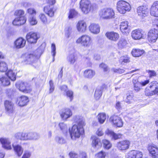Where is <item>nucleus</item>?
<instances>
[{
	"instance_id": "nucleus-15",
	"label": "nucleus",
	"mask_w": 158,
	"mask_h": 158,
	"mask_svg": "<svg viewBox=\"0 0 158 158\" xmlns=\"http://www.w3.org/2000/svg\"><path fill=\"white\" fill-rule=\"evenodd\" d=\"M57 9V8L56 7L48 5L44 7V10L48 16L50 17H52L54 16V13Z\"/></svg>"
},
{
	"instance_id": "nucleus-60",
	"label": "nucleus",
	"mask_w": 158,
	"mask_h": 158,
	"mask_svg": "<svg viewBox=\"0 0 158 158\" xmlns=\"http://www.w3.org/2000/svg\"><path fill=\"white\" fill-rule=\"evenodd\" d=\"M106 153L105 152L101 151L97 154L98 158H105Z\"/></svg>"
},
{
	"instance_id": "nucleus-47",
	"label": "nucleus",
	"mask_w": 158,
	"mask_h": 158,
	"mask_svg": "<svg viewBox=\"0 0 158 158\" xmlns=\"http://www.w3.org/2000/svg\"><path fill=\"white\" fill-rule=\"evenodd\" d=\"M74 31V29L71 26L68 27V29L66 31L65 35L67 38H69L71 34Z\"/></svg>"
},
{
	"instance_id": "nucleus-18",
	"label": "nucleus",
	"mask_w": 158,
	"mask_h": 158,
	"mask_svg": "<svg viewBox=\"0 0 158 158\" xmlns=\"http://www.w3.org/2000/svg\"><path fill=\"white\" fill-rule=\"evenodd\" d=\"M0 142L2 145V147L5 149L10 150L12 149L10 141L9 139L1 138Z\"/></svg>"
},
{
	"instance_id": "nucleus-39",
	"label": "nucleus",
	"mask_w": 158,
	"mask_h": 158,
	"mask_svg": "<svg viewBox=\"0 0 158 158\" xmlns=\"http://www.w3.org/2000/svg\"><path fill=\"white\" fill-rule=\"evenodd\" d=\"M59 127L63 133H67L68 128L67 125L65 123L62 122L59 123Z\"/></svg>"
},
{
	"instance_id": "nucleus-7",
	"label": "nucleus",
	"mask_w": 158,
	"mask_h": 158,
	"mask_svg": "<svg viewBox=\"0 0 158 158\" xmlns=\"http://www.w3.org/2000/svg\"><path fill=\"white\" fill-rule=\"evenodd\" d=\"M16 86L20 91L24 93H30L31 90V87L26 82L22 81L17 82Z\"/></svg>"
},
{
	"instance_id": "nucleus-14",
	"label": "nucleus",
	"mask_w": 158,
	"mask_h": 158,
	"mask_svg": "<svg viewBox=\"0 0 158 158\" xmlns=\"http://www.w3.org/2000/svg\"><path fill=\"white\" fill-rule=\"evenodd\" d=\"M105 35L108 39L113 42H116L119 37L118 34L114 31L107 32Z\"/></svg>"
},
{
	"instance_id": "nucleus-43",
	"label": "nucleus",
	"mask_w": 158,
	"mask_h": 158,
	"mask_svg": "<svg viewBox=\"0 0 158 158\" xmlns=\"http://www.w3.org/2000/svg\"><path fill=\"white\" fill-rule=\"evenodd\" d=\"M67 60L71 64H73L75 61L76 59L74 54H70L67 57Z\"/></svg>"
},
{
	"instance_id": "nucleus-46",
	"label": "nucleus",
	"mask_w": 158,
	"mask_h": 158,
	"mask_svg": "<svg viewBox=\"0 0 158 158\" xmlns=\"http://www.w3.org/2000/svg\"><path fill=\"white\" fill-rule=\"evenodd\" d=\"M7 70L6 64L4 62L0 61V71L5 72Z\"/></svg>"
},
{
	"instance_id": "nucleus-1",
	"label": "nucleus",
	"mask_w": 158,
	"mask_h": 158,
	"mask_svg": "<svg viewBox=\"0 0 158 158\" xmlns=\"http://www.w3.org/2000/svg\"><path fill=\"white\" fill-rule=\"evenodd\" d=\"M73 119L77 124L74 125L71 130L69 129V131L71 138L72 139H75L76 138H79L81 135L84 134L83 126L85 124L82 118L79 116H75Z\"/></svg>"
},
{
	"instance_id": "nucleus-38",
	"label": "nucleus",
	"mask_w": 158,
	"mask_h": 158,
	"mask_svg": "<svg viewBox=\"0 0 158 158\" xmlns=\"http://www.w3.org/2000/svg\"><path fill=\"white\" fill-rule=\"evenodd\" d=\"M77 14L78 12L75 10L71 9L69 12L68 18L69 19H72L76 17Z\"/></svg>"
},
{
	"instance_id": "nucleus-26",
	"label": "nucleus",
	"mask_w": 158,
	"mask_h": 158,
	"mask_svg": "<svg viewBox=\"0 0 158 158\" xmlns=\"http://www.w3.org/2000/svg\"><path fill=\"white\" fill-rule=\"evenodd\" d=\"M131 36L132 38L135 40L140 39L143 37L141 30L139 29L133 31L131 33Z\"/></svg>"
},
{
	"instance_id": "nucleus-59",
	"label": "nucleus",
	"mask_w": 158,
	"mask_h": 158,
	"mask_svg": "<svg viewBox=\"0 0 158 158\" xmlns=\"http://www.w3.org/2000/svg\"><path fill=\"white\" fill-rule=\"evenodd\" d=\"M22 132H19L16 133L15 136L16 139L22 140Z\"/></svg>"
},
{
	"instance_id": "nucleus-10",
	"label": "nucleus",
	"mask_w": 158,
	"mask_h": 158,
	"mask_svg": "<svg viewBox=\"0 0 158 158\" xmlns=\"http://www.w3.org/2000/svg\"><path fill=\"white\" fill-rule=\"evenodd\" d=\"M6 112L10 114L13 113L14 110V104L11 101L6 100L4 102Z\"/></svg>"
},
{
	"instance_id": "nucleus-13",
	"label": "nucleus",
	"mask_w": 158,
	"mask_h": 158,
	"mask_svg": "<svg viewBox=\"0 0 158 158\" xmlns=\"http://www.w3.org/2000/svg\"><path fill=\"white\" fill-rule=\"evenodd\" d=\"M60 114L63 120H66L72 116L73 113L70 109L66 108L62 110L60 113Z\"/></svg>"
},
{
	"instance_id": "nucleus-62",
	"label": "nucleus",
	"mask_w": 158,
	"mask_h": 158,
	"mask_svg": "<svg viewBox=\"0 0 158 158\" xmlns=\"http://www.w3.org/2000/svg\"><path fill=\"white\" fill-rule=\"evenodd\" d=\"M96 133L97 135L99 136H102L104 134V132L102 128H98Z\"/></svg>"
},
{
	"instance_id": "nucleus-45",
	"label": "nucleus",
	"mask_w": 158,
	"mask_h": 158,
	"mask_svg": "<svg viewBox=\"0 0 158 158\" xmlns=\"http://www.w3.org/2000/svg\"><path fill=\"white\" fill-rule=\"evenodd\" d=\"M22 57L26 58L25 62L26 61H27L28 62H31V60L35 57V56L32 54H25Z\"/></svg>"
},
{
	"instance_id": "nucleus-6",
	"label": "nucleus",
	"mask_w": 158,
	"mask_h": 158,
	"mask_svg": "<svg viewBox=\"0 0 158 158\" xmlns=\"http://www.w3.org/2000/svg\"><path fill=\"white\" fill-rule=\"evenodd\" d=\"M76 42L77 44H81L85 47H89L92 45V41L90 36L85 35L79 37Z\"/></svg>"
},
{
	"instance_id": "nucleus-20",
	"label": "nucleus",
	"mask_w": 158,
	"mask_h": 158,
	"mask_svg": "<svg viewBox=\"0 0 158 158\" xmlns=\"http://www.w3.org/2000/svg\"><path fill=\"white\" fill-rule=\"evenodd\" d=\"M86 23L83 20L79 21L77 24V29L80 32H85L86 30Z\"/></svg>"
},
{
	"instance_id": "nucleus-37",
	"label": "nucleus",
	"mask_w": 158,
	"mask_h": 158,
	"mask_svg": "<svg viewBox=\"0 0 158 158\" xmlns=\"http://www.w3.org/2000/svg\"><path fill=\"white\" fill-rule=\"evenodd\" d=\"M98 122L101 124L103 123L106 118V114L104 113H100L97 116Z\"/></svg>"
},
{
	"instance_id": "nucleus-35",
	"label": "nucleus",
	"mask_w": 158,
	"mask_h": 158,
	"mask_svg": "<svg viewBox=\"0 0 158 158\" xmlns=\"http://www.w3.org/2000/svg\"><path fill=\"white\" fill-rule=\"evenodd\" d=\"M1 84L3 86H7L10 84V79L6 77H2L0 79Z\"/></svg>"
},
{
	"instance_id": "nucleus-30",
	"label": "nucleus",
	"mask_w": 158,
	"mask_h": 158,
	"mask_svg": "<svg viewBox=\"0 0 158 158\" xmlns=\"http://www.w3.org/2000/svg\"><path fill=\"white\" fill-rule=\"evenodd\" d=\"M12 146L15 153L18 156H20L22 154L23 150L22 146L19 144L14 145V144Z\"/></svg>"
},
{
	"instance_id": "nucleus-19",
	"label": "nucleus",
	"mask_w": 158,
	"mask_h": 158,
	"mask_svg": "<svg viewBox=\"0 0 158 158\" xmlns=\"http://www.w3.org/2000/svg\"><path fill=\"white\" fill-rule=\"evenodd\" d=\"M91 139H92V145L93 147L98 149L101 147V143L99 138L96 136H93Z\"/></svg>"
},
{
	"instance_id": "nucleus-44",
	"label": "nucleus",
	"mask_w": 158,
	"mask_h": 158,
	"mask_svg": "<svg viewBox=\"0 0 158 158\" xmlns=\"http://www.w3.org/2000/svg\"><path fill=\"white\" fill-rule=\"evenodd\" d=\"M120 61L122 64L123 63H129L130 61V58L127 56H123L120 58Z\"/></svg>"
},
{
	"instance_id": "nucleus-33",
	"label": "nucleus",
	"mask_w": 158,
	"mask_h": 158,
	"mask_svg": "<svg viewBox=\"0 0 158 158\" xmlns=\"http://www.w3.org/2000/svg\"><path fill=\"white\" fill-rule=\"evenodd\" d=\"M102 89L103 87L100 86H98L94 94V97L96 99H98L101 96Z\"/></svg>"
},
{
	"instance_id": "nucleus-50",
	"label": "nucleus",
	"mask_w": 158,
	"mask_h": 158,
	"mask_svg": "<svg viewBox=\"0 0 158 158\" xmlns=\"http://www.w3.org/2000/svg\"><path fill=\"white\" fill-rule=\"evenodd\" d=\"M64 94L66 96L67 98H69L70 101H71L73 100V92L72 91L68 90Z\"/></svg>"
},
{
	"instance_id": "nucleus-54",
	"label": "nucleus",
	"mask_w": 158,
	"mask_h": 158,
	"mask_svg": "<svg viewBox=\"0 0 158 158\" xmlns=\"http://www.w3.org/2000/svg\"><path fill=\"white\" fill-rule=\"evenodd\" d=\"M39 17L40 20L43 23H46L47 22V19L44 14H41L39 15Z\"/></svg>"
},
{
	"instance_id": "nucleus-41",
	"label": "nucleus",
	"mask_w": 158,
	"mask_h": 158,
	"mask_svg": "<svg viewBox=\"0 0 158 158\" xmlns=\"http://www.w3.org/2000/svg\"><path fill=\"white\" fill-rule=\"evenodd\" d=\"M133 97V94L132 93H127L125 99H124L125 101L127 103H131L132 101Z\"/></svg>"
},
{
	"instance_id": "nucleus-32",
	"label": "nucleus",
	"mask_w": 158,
	"mask_h": 158,
	"mask_svg": "<svg viewBox=\"0 0 158 158\" xmlns=\"http://www.w3.org/2000/svg\"><path fill=\"white\" fill-rule=\"evenodd\" d=\"M149 88L156 94L158 89V83L156 81H152L149 85V86L148 87Z\"/></svg>"
},
{
	"instance_id": "nucleus-42",
	"label": "nucleus",
	"mask_w": 158,
	"mask_h": 158,
	"mask_svg": "<svg viewBox=\"0 0 158 158\" xmlns=\"http://www.w3.org/2000/svg\"><path fill=\"white\" fill-rule=\"evenodd\" d=\"M55 141L56 143L60 144H64L66 142L65 140L61 136L58 135L55 138Z\"/></svg>"
},
{
	"instance_id": "nucleus-29",
	"label": "nucleus",
	"mask_w": 158,
	"mask_h": 158,
	"mask_svg": "<svg viewBox=\"0 0 158 158\" xmlns=\"http://www.w3.org/2000/svg\"><path fill=\"white\" fill-rule=\"evenodd\" d=\"M120 26V30L123 33L129 32V29L128 27L127 21L122 22L121 23Z\"/></svg>"
},
{
	"instance_id": "nucleus-53",
	"label": "nucleus",
	"mask_w": 158,
	"mask_h": 158,
	"mask_svg": "<svg viewBox=\"0 0 158 158\" xmlns=\"http://www.w3.org/2000/svg\"><path fill=\"white\" fill-rule=\"evenodd\" d=\"M111 70L114 73L119 74L123 73L125 72L124 70L122 69H117L115 68H113L111 69Z\"/></svg>"
},
{
	"instance_id": "nucleus-36",
	"label": "nucleus",
	"mask_w": 158,
	"mask_h": 158,
	"mask_svg": "<svg viewBox=\"0 0 158 158\" xmlns=\"http://www.w3.org/2000/svg\"><path fill=\"white\" fill-rule=\"evenodd\" d=\"M9 79L12 81H15L16 79V74L11 70H8L7 72L6 73Z\"/></svg>"
},
{
	"instance_id": "nucleus-49",
	"label": "nucleus",
	"mask_w": 158,
	"mask_h": 158,
	"mask_svg": "<svg viewBox=\"0 0 158 158\" xmlns=\"http://www.w3.org/2000/svg\"><path fill=\"white\" fill-rule=\"evenodd\" d=\"M29 21L32 25H35L37 23V21L34 16H29Z\"/></svg>"
},
{
	"instance_id": "nucleus-12",
	"label": "nucleus",
	"mask_w": 158,
	"mask_h": 158,
	"mask_svg": "<svg viewBox=\"0 0 158 158\" xmlns=\"http://www.w3.org/2000/svg\"><path fill=\"white\" fill-rule=\"evenodd\" d=\"M26 37L28 42L31 43H35L40 37L36 33L30 32L27 35Z\"/></svg>"
},
{
	"instance_id": "nucleus-8",
	"label": "nucleus",
	"mask_w": 158,
	"mask_h": 158,
	"mask_svg": "<svg viewBox=\"0 0 158 158\" xmlns=\"http://www.w3.org/2000/svg\"><path fill=\"white\" fill-rule=\"evenodd\" d=\"M158 37V32L154 29L150 30L148 33V40L151 42H155Z\"/></svg>"
},
{
	"instance_id": "nucleus-34",
	"label": "nucleus",
	"mask_w": 158,
	"mask_h": 158,
	"mask_svg": "<svg viewBox=\"0 0 158 158\" xmlns=\"http://www.w3.org/2000/svg\"><path fill=\"white\" fill-rule=\"evenodd\" d=\"M144 51L143 50H140L139 49H133L131 52V54L133 56L136 57H139L142 55L144 53Z\"/></svg>"
},
{
	"instance_id": "nucleus-48",
	"label": "nucleus",
	"mask_w": 158,
	"mask_h": 158,
	"mask_svg": "<svg viewBox=\"0 0 158 158\" xmlns=\"http://www.w3.org/2000/svg\"><path fill=\"white\" fill-rule=\"evenodd\" d=\"M102 143L104 148L107 149H110L111 147V144L109 141L106 139L103 140Z\"/></svg>"
},
{
	"instance_id": "nucleus-61",
	"label": "nucleus",
	"mask_w": 158,
	"mask_h": 158,
	"mask_svg": "<svg viewBox=\"0 0 158 158\" xmlns=\"http://www.w3.org/2000/svg\"><path fill=\"white\" fill-rule=\"evenodd\" d=\"M28 132L24 133L22 132V140L27 141L28 140Z\"/></svg>"
},
{
	"instance_id": "nucleus-63",
	"label": "nucleus",
	"mask_w": 158,
	"mask_h": 158,
	"mask_svg": "<svg viewBox=\"0 0 158 158\" xmlns=\"http://www.w3.org/2000/svg\"><path fill=\"white\" fill-rule=\"evenodd\" d=\"M100 67L102 68L105 72L109 70V68L104 63H102L100 65Z\"/></svg>"
},
{
	"instance_id": "nucleus-16",
	"label": "nucleus",
	"mask_w": 158,
	"mask_h": 158,
	"mask_svg": "<svg viewBox=\"0 0 158 158\" xmlns=\"http://www.w3.org/2000/svg\"><path fill=\"white\" fill-rule=\"evenodd\" d=\"M130 142L127 140H124L117 143V147L120 150H125L128 148Z\"/></svg>"
},
{
	"instance_id": "nucleus-23",
	"label": "nucleus",
	"mask_w": 158,
	"mask_h": 158,
	"mask_svg": "<svg viewBox=\"0 0 158 158\" xmlns=\"http://www.w3.org/2000/svg\"><path fill=\"white\" fill-rule=\"evenodd\" d=\"M151 15L154 16H158V1L154 2L150 9Z\"/></svg>"
},
{
	"instance_id": "nucleus-9",
	"label": "nucleus",
	"mask_w": 158,
	"mask_h": 158,
	"mask_svg": "<svg viewBox=\"0 0 158 158\" xmlns=\"http://www.w3.org/2000/svg\"><path fill=\"white\" fill-rule=\"evenodd\" d=\"M110 121L112 124L118 127L123 126V122L120 117L116 115L111 116L110 118Z\"/></svg>"
},
{
	"instance_id": "nucleus-31",
	"label": "nucleus",
	"mask_w": 158,
	"mask_h": 158,
	"mask_svg": "<svg viewBox=\"0 0 158 158\" xmlns=\"http://www.w3.org/2000/svg\"><path fill=\"white\" fill-rule=\"evenodd\" d=\"M106 134L109 136L111 137L112 139L114 140H116L121 137V135L120 134H116L113 131L108 130L106 132Z\"/></svg>"
},
{
	"instance_id": "nucleus-5",
	"label": "nucleus",
	"mask_w": 158,
	"mask_h": 158,
	"mask_svg": "<svg viewBox=\"0 0 158 158\" xmlns=\"http://www.w3.org/2000/svg\"><path fill=\"white\" fill-rule=\"evenodd\" d=\"M116 5L117 10L121 14H124L131 9L129 3L124 0H119L117 2Z\"/></svg>"
},
{
	"instance_id": "nucleus-55",
	"label": "nucleus",
	"mask_w": 158,
	"mask_h": 158,
	"mask_svg": "<svg viewBox=\"0 0 158 158\" xmlns=\"http://www.w3.org/2000/svg\"><path fill=\"white\" fill-rule=\"evenodd\" d=\"M27 12L30 15L29 16H34L36 14V11L33 8H29L27 10Z\"/></svg>"
},
{
	"instance_id": "nucleus-64",
	"label": "nucleus",
	"mask_w": 158,
	"mask_h": 158,
	"mask_svg": "<svg viewBox=\"0 0 158 158\" xmlns=\"http://www.w3.org/2000/svg\"><path fill=\"white\" fill-rule=\"evenodd\" d=\"M60 89L61 91L63 92L64 93H65L67 91L68 87L66 85H64L60 86Z\"/></svg>"
},
{
	"instance_id": "nucleus-52",
	"label": "nucleus",
	"mask_w": 158,
	"mask_h": 158,
	"mask_svg": "<svg viewBox=\"0 0 158 158\" xmlns=\"http://www.w3.org/2000/svg\"><path fill=\"white\" fill-rule=\"evenodd\" d=\"M141 84L140 83H137L133 85V87L134 90L137 92L139 91L142 89Z\"/></svg>"
},
{
	"instance_id": "nucleus-40",
	"label": "nucleus",
	"mask_w": 158,
	"mask_h": 158,
	"mask_svg": "<svg viewBox=\"0 0 158 158\" xmlns=\"http://www.w3.org/2000/svg\"><path fill=\"white\" fill-rule=\"evenodd\" d=\"M127 44L126 40L124 39H121L118 41V47L120 48H124Z\"/></svg>"
},
{
	"instance_id": "nucleus-56",
	"label": "nucleus",
	"mask_w": 158,
	"mask_h": 158,
	"mask_svg": "<svg viewBox=\"0 0 158 158\" xmlns=\"http://www.w3.org/2000/svg\"><path fill=\"white\" fill-rule=\"evenodd\" d=\"M56 47L55 44L52 43L51 45V53L53 56H55L56 54Z\"/></svg>"
},
{
	"instance_id": "nucleus-24",
	"label": "nucleus",
	"mask_w": 158,
	"mask_h": 158,
	"mask_svg": "<svg viewBox=\"0 0 158 158\" xmlns=\"http://www.w3.org/2000/svg\"><path fill=\"white\" fill-rule=\"evenodd\" d=\"M89 28L90 31L94 34H97L100 32V27L98 24L91 23Z\"/></svg>"
},
{
	"instance_id": "nucleus-58",
	"label": "nucleus",
	"mask_w": 158,
	"mask_h": 158,
	"mask_svg": "<svg viewBox=\"0 0 158 158\" xmlns=\"http://www.w3.org/2000/svg\"><path fill=\"white\" fill-rule=\"evenodd\" d=\"M31 156V152L28 151H25L22 158H29Z\"/></svg>"
},
{
	"instance_id": "nucleus-21",
	"label": "nucleus",
	"mask_w": 158,
	"mask_h": 158,
	"mask_svg": "<svg viewBox=\"0 0 158 158\" xmlns=\"http://www.w3.org/2000/svg\"><path fill=\"white\" fill-rule=\"evenodd\" d=\"M28 101V98L25 96H22L17 99L18 104L20 106H25Z\"/></svg>"
},
{
	"instance_id": "nucleus-17",
	"label": "nucleus",
	"mask_w": 158,
	"mask_h": 158,
	"mask_svg": "<svg viewBox=\"0 0 158 158\" xmlns=\"http://www.w3.org/2000/svg\"><path fill=\"white\" fill-rule=\"evenodd\" d=\"M142 152L137 151L130 152L126 156V158H143Z\"/></svg>"
},
{
	"instance_id": "nucleus-51",
	"label": "nucleus",
	"mask_w": 158,
	"mask_h": 158,
	"mask_svg": "<svg viewBox=\"0 0 158 158\" xmlns=\"http://www.w3.org/2000/svg\"><path fill=\"white\" fill-rule=\"evenodd\" d=\"M145 94L146 96H152L155 94L148 87H147L145 89Z\"/></svg>"
},
{
	"instance_id": "nucleus-27",
	"label": "nucleus",
	"mask_w": 158,
	"mask_h": 158,
	"mask_svg": "<svg viewBox=\"0 0 158 158\" xmlns=\"http://www.w3.org/2000/svg\"><path fill=\"white\" fill-rule=\"evenodd\" d=\"M95 74V72L91 69L85 70L84 72V76L86 78L91 79Z\"/></svg>"
},
{
	"instance_id": "nucleus-3",
	"label": "nucleus",
	"mask_w": 158,
	"mask_h": 158,
	"mask_svg": "<svg viewBox=\"0 0 158 158\" xmlns=\"http://www.w3.org/2000/svg\"><path fill=\"white\" fill-rule=\"evenodd\" d=\"M24 12L21 10H18L15 11V15L17 16L13 20L12 23L15 25H21L24 24L26 21V17L23 15L24 14Z\"/></svg>"
},
{
	"instance_id": "nucleus-28",
	"label": "nucleus",
	"mask_w": 158,
	"mask_h": 158,
	"mask_svg": "<svg viewBox=\"0 0 158 158\" xmlns=\"http://www.w3.org/2000/svg\"><path fill=\"white\" fill-rule=\"evenodd\" d=\"M28 140H37L40 137L39 134L35 132H28Z\"/></svg>"
},
{
	"instance_id": "nucleus-22",
	"label": "nucleus",
	"mask_w": 158,
	"mask_h": 158,
	"mask_svg": "<svg viewBox=\"0 0 158 158\" xmlns=\"http://www.w3.org/2000/svg\"><path fill=\"white\" fill-rule=\"evenodd\" d=\"M148 149L152 157L154 158H158V148L156 146H149Z\"/></svg>"
},
{
	"instance_id": "nucleus-25",
	"label": "nucleus",
	"mask_w": 158,
	"mask_h": 158,
	"mask_svg": "<svg viewBox=\"0 0 158 158\" xmlns=\"http://www.w3.org/2000/svg\"><path fill=\"white\" fill-rule=\"evenodd\" d=\"M26 42L25 40L20 37L16 40L15 42V44L16 48H19L23 47L25 45Z\"/></svg>"
},
{
	"instance_id": "nucleus-4",
	"label": "nucleus",
	"mask_w": 158,
	"mask_h": 158,
	"mask_svg": "<svg viewBox=\"0 0 158 158\" xmlns=\"http://www.w3.org/2000/svg\"><path fill=\"white\" fill-rule=\"evenodd\" d=\"M79 5L80 8L84 14H87L93 10V5L89 0H81Z\"/></svg>"
},
{
	"instance_id": "nucleus-2",
	"label": "nucleus",
	"mask_w": 158,
	"mask_h": 158,
	"mask_svg": "<svg viewBox=\"0 0 158 158\" xmlns=\"http://www.w3.org/2000/svg\"><path fill=\"white\" fill-rule=\"evenodd\" d=\"M99 15L102 18L106 20H110L115 18L114 11L111 8H106L101 9L99 12Z\"/></svg>"
},
{
	"instance_id": "nucleus-11",
	"label": "nucleus",
	"mask_w": 158,
	"mask_h": 158,
	"mask_svg": "<svg viewBox=\"0 0 158 158\" xmlns=\"http://www.w3.org/2000/svg\"><path fill=\"white\" fill-rule=\"evenodd\" d=\"M148 10L145 6H142L138 7L137 8V13L141 18H143L148 14Z\"/></svg>"
},
{
	"instance_id": "nucleus-57",
	"label": "nucleus",
	"mask_w": 158,
	"mask_h": 158,
	"mask_svg": "<svg viewBox=\"0 0 158 158\" xmlns=\"http://www.w3.org/2000/svg\"><path fill=\"white\" fill-rule=\"evenodd\" d=\"M50 85L49 93H51L53 92L54 89V86L53 81L52 80H50L49 82Z\"/></svg>"
}]
</instances>
